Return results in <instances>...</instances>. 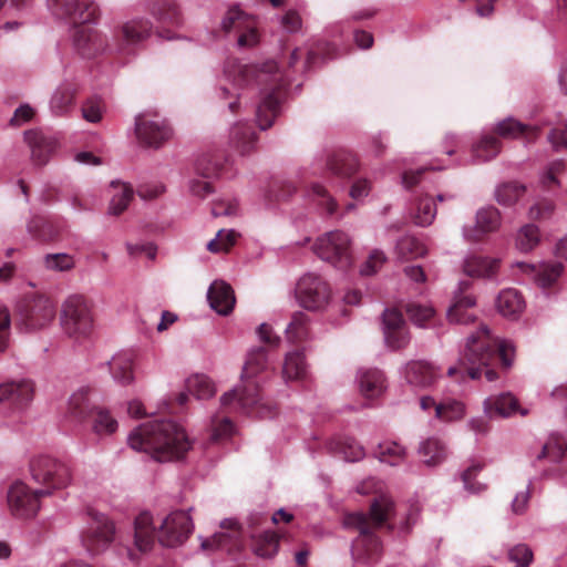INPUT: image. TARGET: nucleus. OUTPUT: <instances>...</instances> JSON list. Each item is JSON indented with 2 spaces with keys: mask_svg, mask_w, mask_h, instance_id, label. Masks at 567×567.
I'll list each match as a JSON object with an SVG mask.
<instances>
[{
  "mask_svg": "<svg viewBox=\"0 0 567 567\" xmlns=\"http://www.w3.org/2000/svg\"><path fill=\"white\" fill-rule=\"evenodd\" d=\"M127 442L133 450L146 453L158 462L181 458L192 446L185 430L169 420L138 425L130 433Z\"/></svg>",
  "mask_w": 567,
  "mask_h": 567,
  "instance_id": "obj_1",
  "label": "nucleus"
},
{
  "mask_svg": "<svg viewBox=\"0 0 567 567\" xmlns=\"http://www.w3.org/2000/svg\"><path fill=\"white\" fill-rule=\"evenodd\" d=\"M193 528L192 517L185 511L172 512L158 526H155L153 516L144 512L134 522V545L141 553L151 550L155 539L163 546L175 547L189 537Z\"/></svg>",
  "mask_w": 567,
  "mask_h": 567,
  "instance_id": "obj_2",
  "label": "nucleus"
},
{
  "mask_svg": "<svg viewBox=\"0 0 567 567\" xmlns=\"http://www.w3.org/2000/svg\"><path fill=\"white\" fill-rule=\"evenodd\" d=\"M392 513V501L388 496L381 495L371 503L370 517L363 513H353L344 517V525L359 532V536L353 542L351 549L355 561L367 565H374L379 561L382 555V544L372 533L370 520L377 527L382 526Z\"/></svg>",
  "mask_w": 567,
  "mask_h": 567,
  "instance_id": "obj_3",
  "label": "nucleus"
},
{
  "mask_svg": "<svg viewBox=\"0 0 567 567\" xmlns=\"http://www.w3.org/2000/svg\"><path fill=\"white\" fill-rule=\"evenodd\" d=\"M496 350L503 365L505 368L512 367L515 357L514 344L508 340L492 337L487 326H482L475 334L467 338L464 359L471 365L478 364L486 368L494 358Z\"/></svg>",
  "mask_w": 567,
  "mask_h": 567,
  "instance_id": "obj_4",
  "label": "nucleus"
},
{
  "mask_svg": "<svg viewBox=\"0 0 567 567\" xmlns=\"http://www.w3.org/2000/svg\"><path fill=\"white\" fill-rule=\"evenodd\" d=\"M60 326L63 332L75 341L91 337L94 329L93 309L82 295H70L64 299L60 310Z\"/></svg>",
  "mask_w": 567,
  "mask_h": 567,
  "instance_id": "obj_5",
  "label": "nucleus"
},
{
  "mask_svg": "<svg viewBox=\"0 0 567 567\" xmlns=\"http://www.w3.org/2000/svg\"><path fill=\"white\" fill-rule=\"evenodd\" d=\"M267 355L264 348H257L249 352L248 359L244 365L241 380L246 381V385L241 388H235L229 392H226L221 398L220 402L223 405L230 404L234 400L244 409H249L259 403L260 398L257 392V384L251 380L258 372L266 368Z\"/></svg>",
  "mask_w": 567,
  "mask_h": 567,
  "instance_id": "obj_6",
  "label": "nucleus"
},
{
  "mask_svg": "<svg viewBox=\"0 0 567 567\" xmlns=\"http://www.w3.org/2000/svg\"><path fill=\"white\" fill-rule=\"evenodd\" d=\"M32 480L41 485L40 491H49L50 496L71 484L72 472L68 464L48 455L35 457L30 465Z\"/></svg>",
  "mask_w": 567,
  "mask_h": 567,
  "instance_id": "obj_7",
  "label": "nucleus"
},
{
  "mask_svg": "<svg viewBox=\"0 0 567 567\" xmlns=\"http://www.w3.org/2000/svg\"><path fill=\"white\" fill-rule=\"evenodd\" d=\"M50 496L49 491L32 488L22 481L13 482L7 492V507L18 519H31L41 508V497Z\"/></svg>",
  "mask_w": 567,
  "mask_h": 567,
  "instance_id": "obj_8",
  "label": "nucleus"
},
{
  "mask_svg": "<svg viewBox=\"0 0 567 567\" xmlns=\"http://www.w3.org/2000/svg\"><path fill=\"white\" fill-rule=\"evenodd\" d=\"M313 249L322 260L337 268L346 269L352 264L351 240L343 231L324 234L317 239Z\"/></svg>",
  "mask_w": 567,
  "mask_h": 567,
  "instance_id": "obj_9",
  "label": "nucleus"
},
{
  "mask_svg": "<svg viewBox=\"0 0 567 567\" xmlns=\"http://www.w3.org/2000/svg\"><path fill=\"white\" fill-rule=\"evenodd\" d=\"M115 526L104 514L90 513L87 526L82 532V544L91 553L104 550L113 540Z\"/></svg>",
  "mask_w": 567,
  "mask_h": 567,
  "instance_id": "obj_10",
  "label": "nucleus"
},
{
  "mask_svg": "<svg viewBox=\"0 0 567 567\" xmlns=\"http://www.w3.org/2000/svg\"><path fill=\"white\" fill-rule=\"evenodd\" d=\"M296 297L301 307L308 310H320L329 302L330 289L317 275L306 274L297 284Z\"/></svg>",
  "mask_w": 567,
  "mask_h": 567,
  "instance_id": "obj_11",
  "label": "nucleus"
},
{
  "mask_svg": "<svg viewBox=\"0 0 567 567\" xmlns=\"http://www.w3.org/2000/svg\"><path fill=\"white\" fill-rule=\"evenodd\" d=\"M55 318V305L49 297L39 296L33 300L29 311L18 323L24 332L37 331L48 327Z\"/></svg>",
  "mask_w": 567,
  "mask_h": 567,
  "instance_id": "obj_12",
  "label": "nucleus"
},
{
  "mask_svg": "<svg viewBox=\"0 0 567 567\" xmlns=\"http://www.w3.org/2000/svg\"><path fill=\"white\" fill-rule=\"evenodd\" d=\"M499 225V212L495 207H484L477 210L473 225L463 227L462 235L468 243H478L488 234L496 231Z\"/></svg>",
  "mask_w": 567,
  "mask_h": 567,
  "instance_id": "obj_13",
  "label": "nucleus"
},
{
  "mask_svg": "<svg viewBox=\"0 0 567 567\" xmlns=\"http://www.w3.org/2000/svg\"><path fill=\"white\" fill-rule=\"evenodd\" d=\"M34 396V383L30 379L6 381L0 384V403L12 408L28 405Z\"/></svg>",
  "mask_w": 567,
  "mask_h": 567,
  "instance_id": "obj_14",
  "label": "nucleus"
},
{
  "mask_svg": "<svg viewBox=\"0 0 567 567\" xmlns=\"http://www.w3.org/2000/svg\"><path fill=\"white\" fill-rule=\"evenodd\" d=\"M468 288V281H460L454 291L452 305L446 312L451 322L467 324L475 319L474 313L470 310L476 306V299L473 295L466 293Z\"/></svg>",
  "mask_w": 567,
  "mask_h": 567,
  "instance_id": "obj_15",
  "label": "nucleus"
},
{
  "mask_svg": "<svg viewBox=\"0 0 567 567\" xmlns=\"http://www.w3.org/2000/svg\"><path fill=\"white\" fill-rule=\"evenodd\" d=\"M135 130L138 140L151 147H159L172 134L171 128L163 121L151 120L144 115L136 117Z\"/></svg>",
  "mask_w": 567,
  "mask_h": 567,
  "instance_id": "obj_16",
  "label": "nucleus"
},
{
  "mask_svg": "<svg viewBox=\"0 0 567 567\" xmlns=\"http://www.w3.org/2000/svg\"><path fill=\"white\" fill-rule=\"evenodd\" d=\"M48 4L58 13L74 17L81 22H92L99 16V8L92 1L48 0Z\"/></svg>",
  "mask_w": 567,
  "mask_h": 567,
  "instance_id": "obj_17",
  "label": "nucleus"
},
{
  "mask_svg": "<svg viewBox=\"0 0 567 567\" xmlns=\"http://www.w3.org/2000/svg\"><path fill=\"white\" fill-rule=\"evenodd\" d=\"M76 28L73 33V43L78 52L84 58H92L105 50V40L87 22Z\"/></svg>",
  "mask_w": 567,
  "mask_h": 567,
  "instance_id": "obj_18",
  "label": "nucleus"
},
{
  "mask_svg": "<svg viewBox=\"0 0 567 567\" xmlns=\"http://www.w3.org/2000/svg\"><path fill=\"white\" fill-rule=\"evenodd\" d=\"M517 266L524 274L532 276L536 285L544 289L554 286L564 271L561 262L543 261L537 265L518 262Z\"/></svg>",
  "mask_w": 567,
  "mask_h": 567,
  "instance_id": "obj_19",
  "label": "nucleus"
},
{
  "mask_svg": "<svg viewBox=\"0 0 567 567\" xmlns=\"http://www.w3.org/2000/svg\"><path fill=\"white\" fill-rule=\"evenodd\" d=\"M484 413L488 417H509L515 412H519L522 415L528 413L525 409H519L518 400L509 392L501 393L497 395H491L483 402Z\"/></svg>",
  "mask_w": 567,
  "mask_h": 567,
  "instance_id": "obj_20",
  "label": "nucleus"
},
{
  "mask_svg": "<svg viewBox=\"0 0 567 567\" xmlns=\"http://www.w3.org/2000/svg\"><path fill=\"white\" fill-rule=\"evenodd\" d=\"M152 25L150 21L144 19H133L121 25L120 35L122 44L118 52H126L127 47L136 45L150 38Z\"/></svg>",
  "mask_w": 567,
  "mask_h": 567,
  "instance_id": "obj_21",
  "label": "nucleus"
},
{
  "mask_svg": "<svg viewBox=\"0 0 567 567\" xmlns=\"http://www.w3.org/2000/svg\"><path fill=\"white\" fill-rule=\"evenodd\" d=\"M226 76L235 89L249 86L255 82H264L267 79L266 71H257L254 65L234 62L226 68Z\"/></svg>",
  "mask_w": 567,
  "mask_h": 567,
  "instance_id": "obj_22",
  "label": "nucleus"
},
{
  "mask_svg": "<svg viewBox=\"0 0 567 567\" xmlns=\"http://www.w3.org/2000/svg\"><path fill=\"white\" fill-rule=\"evenodd\" d=\"M440 375V368L427 361H412L406 365V379L409 383L415 386H431Z\"/></svg>",
  "mask_w": 567,
  "mask_h": 567,
  "instance_id": "obj_23",
  "label": "nucleus"
},
{
  "mask_svg": "<svg viewBox=\"0 0 567 567\" xmlns=\"http://www.w3.org/2000/svg\"><path fill=\"white\" fill-rule=\"evenodd\" d=\"M210 307L219 315L227 316L234 308L235 296L231 287L224 281H214L207 292Z\"/></svg>",
  "mask_w": 567,
  "mask_h": 567,
  "instance_id": "obj_24",
  "label": "nucleus"
},
{
  "mask_svg": "<svg viewBox=\"0 0 567 567\" xmlns=\"http://www.w3.org/2000/svg\"><path fill=\"white\" fill-rule=\"evenodd\" d=\"M499 260L492 257L471 255L463 264L464 272L474 278H492L498 270Z\"/></svg>",
  "mask_w": 567,
  "mask_h": 567,
  "instance_id": "obj_25",
  "label": "nucleus"
},
{
  "mask_svg": "<svg viewBox=\"0 0 567 567\" xmlns=\"http://www.w3.org/2000/svg\"><path fill=\"white\" fill-rule=\"evenodd\" d=\"M24 140L31 148L32 161L37 165H44L54 150L55 142L35 131L27 132L24 134Z\"/></svg>",
  "mask_w": 567,
  "mask_h": 567,
  "instance_id": "obj_26",
  "label": "nucleus"
},
{
  "mask_svg": "<svg viewBox=\"0 0 567 567\" xmlns=\"http://www.w3.org/2000/svg\"><path fill=\"white\" fill-rule=\"evenodd\" d=\"M358 383L360 392L371 399L381 395L386 388L384 374L378 369L360 370Z\"/></svg>",
  "mask_w": 567,
  "mask_h": 567,
  "instance_id": "obj_27",
  "label": "nucleus"
},
{
  "mask_svg": "<svg viewBox=\"0 0 567 567\" xmlns=\"http://www.w3.org/2000/svg\"><path fill=\"white\" fill-rule=\"evenodd\" d=\"M419 454L426 466L434 467L446 458L447 451L440 439L429 437L420 444Z\"/></svg>",
  "mask_w": 567,
  "mask_h": 567,
  "instance_id": "obj_28",
  "label": "nucleus"
},
{
  "mask_svg": "<svg viewBox=\"0 0 567 567\" xmlns=\"http://www.w3.org/2000/svg\"><path fill=\"white\" fill-rule=\"evenodd\" d=\"M496 307L502 316L515 318L523 312L525 301L517 290L505 289L499 292Z\"/></svg>",
  "mask_w": 567,
  "mask_h": 567,
  "instance_id": "obj_29",
  "label": "nucleus"
},
{
  "mask_svg": "<svg viewBox=\"0 0 567 567\" xmlns=\"http://www.w3.org/2000/svg\"><path fill=\"white\" fill-rule=\"evenodd\" d=\"M109 365L115 382L128 384L133 381V359L130 353H116L109 361Z\"/></svg>",
  "mask_w": 567,
  "mask_h": 567,
  "instance_id": "obj_30",
  "label": "nucleus"
},
{
  "mask_svg": "<svg viewBox=\"0 0 567 567\" xmlns=\"http://www.w3.org/2000/svg\"><path fill=\"white\" fill-rule=\"evenodd\" d=\"M74 101V89L68 83L59 85L51 99H50V111L55 116L65 115L72 107Z\"/></svg>",
  "mask_w": 567,
  "mask_h": 567,
  "instance_id": "obj_31",
  "label": "nucleus"
},
{
  "mask_svg": "<svg viewBox=\"0 0 567 567\" xmlns=\"http://www.w3.org/2000/svg\"><path fill=\"white\" fill-rule=\"evenodd\" d=\"M112 198L110 202L109 213L111 215H120L123 213L133 198V188L123 182H112Z\"/></svg>",
  "mask_w": 567,
  "mask_h": 567,
  "instance_id": "obj_32",
  "label": "nucleus"
},
{
  "mask_svg": "<svg viewBox=\"0 0 567 567\" xmlns=\"http://www.w3.org/2000/svg\"><path fill=\"white\" fill-rule=\"evenodd\" d=\"M328 168L334 175L348 177L358 171L359 163L352 154L339 152L329 158Z\"/></svg>",
  "mask_w": 567,
  "mask_h": 567,
  "instance_id": "obj_33",
  "label": "nucleus"
},
{
  "mask_svg": "<svg viewBox=\"0 0 567 567\" xmlns=\"http://www.w3.org/2000/svg\"><path fill=\"white\" fill-rule=\"evenodd\" d=\"M254 19L252 16L244 12L238 6L230 7L224 14L220 21V30L225 33L237 32L248 25V22Z\"/></svg>",
  "mask_w": 567,
  "mask_h": 567,
  "instance_id": "obj_34",
  "label": "nucleus"
},
{
  "mask_svg": "<svg viewBox=\"0 0 567 567\" xmlns=\"http://www.w3.org/2000/svg\"><path fill=\"white\" fill-rule=\"evenodd\" d=\"M278 546L279 537L275 532H264L252 537V550L259 557H272Z\"/></svg>",
  "mask_w": 567,
  "mask_h": 567,
  "instance_id": "obj_35",
  "label": "nucleus"
},
{
  "mask_svg": "<svg viewBox=\"0 0 567 567\" xmlns=\"http://www.w3.org/2000/svg\"><path fill=\"white\" fill-rule=\"evenodd\" d=\"M526 193V186L517 182H507L495 189V199L504 206H512Z\"/></svg>",
  "mask_w": 567,
  "mask_h": 567,
  "instance_id": "obj_36",
  "label": "nucleus"
},
{
  "mask_svg": "<svg viewBox=\"0 0 567 567\" xmlns=\"http://www.w3.org/2000/svg\"><path fill=\"white\" fill-rule=\"evenodd\" d=\"M409 319L419 328H429L435 318V310L431 305L410 302L405 307Z\"/></svg>",
  "mask_w": 567,
  "mask_h": 567,
  "instance_id": "obj_37",
  "label": "nucleus"
},
{
  "mask_svg": "<svg viewBox=\"0 0 567 567\" xmlns=\"http://www.w3.org/2000/svg\"><path fill=\"white\" fill-rule=\"evenodd\" d=\"M282 374L286 380H301L307 374L305 357L299 351L289 352L286 355Z\"/></svg>",
  "mask_w": 567,
  "mask_h": 567,
  "instance_id": "obj_38",
  "label": "nucleus"
},
{
  "mask_svg": "<svg viewBox=\"0 0 567 567\" xmlns=\"http://www.w3.org/2000/svg\"><path fill=\"white\" fill-rule=\"evenodd\" d=\"M187 391L198 400L212 398L216 390L212 380L204 374H195L186 381Z\"/></svg>",
  "mask_w": 567,
  "mask_h": 567,
  "instance_id": "obj_39",
  "label": "nucleus"
},
{
  "mask_svg": "<svg viewBox=\"0 0 567 567\" xmlns=\"http://www.w3.org/2000/svg\"><path fill=\"white\" fill-rule=\"evenodd\" d=\"M230 140L237 151L245 155L254 147L255 133L246 124H237L230 131Z\"/></svg>",
  "mask_w": 567,
  "mask_h": 567,
  "instance_id": "obj_40",
  "label": "nucleus"
},
{
  "mask_svg": "<svg viewBox=\"0 0 567 567\" xmlns=\"http://www.w3.org/2000/svg\"><path fill=\"white\" fill-rule=\"evenodd\" d=\"M436 216V207L433 198L425 196L421 197L416 202L415 210L412 214V218L417 226H429L433 223Z\"/></svg>",
  "mask_w": 567,
  "mask_h": 567,
  "instance_id": "obj_41",
  "label": "nucleus"
},
{
  "mask_svg": "<svg viewBox=\"0 0 567 567\" xmlns=\"http://www.w3.org/2000/svg\"><path fill=\"white\" fill-rule=\"evenodd\" d=\"M395 250L401 259H413L426 254L425 246L413 236H403L400 238L396 243Z\"/></svg>",
  "mask_w": 567,
  "mask_h": 567,
  "instance_id": "obj_42",
  "label": "nucleus"
},
{
  "mask_svg": "<svg viewBox=\"0 0 567 567\" xmlns=\"http://www.w3.org/2000/svg\"><path fill=\"white\" fill-rule=\"evenodd\" d=\"M405 447L396 442H383L379 445L378 457L380 462L398 465L405 458Z\"/></svg>",
  "mask_w": 567,
  "mask_h": 567,
  "instance_id": "obj_43",
  "label": "nucleus"
},
{
  "mask_svg": "<svg viewBox=\"0 0 567 567\" xmlns=\"http://www.w3.org/2000/svg\"><path fill=\"white\" fill-rule=\"evenodd\" d=\"M279 105L274 94H268L257 109V122L261 130L269 127L276 116Z\"/></svg>",
  "mask_w": 567,
  "mask_h": 567,
  "instance_id": "obj_44",
  "label": "nucleus"
},
{
  "mask_svg": "<svg viewBox=\"0 0 567 567\" xmlns=\"http://www.w3.org/2000/svg\"><path fill=\"white\" fill-rule=\"evenodd\" d=\"M43 265L50 271H70L75 267V258L66 252L47 254L43 257Z\"/></svg>",
  "mask_w": 567,
  "mask_h": 567,
  "instance_id": "obj_45",
  "label": "nucleus"
},
{
  "mask_svg": "<svg viewBox=\"0 0 567 567\" xmlns=\"http://www.w3.org/2000/svg\"><path fill=\"white\" fill-rule=\"evenodd\" d=\"M69 411L76 417L84 419L91 411L89 389L81 388L69 399Z\"/></svg>",
  "mask_w": 567,
  "mask_h": 567,
  "instance_id": "obj_46",
  "label": "nucleus"
},
{
  "mask_svg": "<svg viewBox=\"0 0 567 567\" xmlns=\"http://www.w3.org/2000/svg\"><path fill=\"white\" fill-rule=\"evenodd\" d=\"M464 414L463 403L456 400H450L435 405V416L445 422L460 420Z\"/></svg>",
  "mask_w": 567,
  "mask_h": 567,
  "instance_id": "obj_47",
  "label": "nucleus"
},
{
  "mask_svg": "<svg viewBox=\"0 0 567 567\" xmlns=\"http://www.w3.org/2000/svg\"><path fill=\"white\" fill-rule=\"evenodd\" d=\"M539 241V231L535 225H525L516 236V247L522 252L533 250Z\"/></svg>",
  "mask_w": 567,
  "mask_h": 567,
  "instance_id": "obj_48",
  "label": "nucleus"
},
{
  "mask_svg": "<svg viewBox=\"0 0 567 567\" xmlns=\"http://www.w3.org/2000/svg\"><path fill=\"white\" fill-rule=\"evenodd\" d=\"M483 465L481 463H474L467 467L461 475L464 488L472 494L484 492L487 488V484L484 482L476 481V477L481 473Z\"/></svg>",
  "mask_w": 567,
  "mask_h": 567,
  "instance_id": "obj_49",
  "label": "nucleus"
},
{
  "mask_svg": "<svg viewBox=\"0 0 567 567\" xmlns=\"http://www.w3.org/2000/svg\"><path fill=\"white\" fill-rule=\"evenodd\" d=\"M532 128L514 120L507 117L496 125V133L504 138H517L526 135Z\"/></svg>",
  "mask_w": 567,
  "mask_h": 567,
  "instance_id": "obj_50",
  "label": "nucleus"
},
{
  "mask_svg": "<svg viewBox=\"0 0 567 567\" xmlns=\"http://www.w3.org/2000/svg\"><path fill=\"white\" fill-rule=\"evenodd\" d=\"M117 429V421L104 409H99L93 421V431L99 435H110Z\"/></svg>",
  "mask_w": 567,
  "mask_h": 567,
  "instance_id": "obj_51",
  "label": "nucleus"
},
{
  "mask_svg": "<svg viewBox=\"0 0 567 567\" xmlns=\"http://www.w3.org/2000/svg\"><path fill=\"white\" fill-rule=\"evenodd\" d=\"M236 234L234 230L220 229L216 237L207 243V249L213 254L226 252L235 244Z\"/></svg>",
  "mask_w": 567,
  "mask_h": 567,
  "instance_id": "obj_52",
  "label": "nucleus"
},
{
  "mask_svg": "<svg viewBox=\"0 0 567 567\" xmlns=\"http://www.w3.org/2000/svg\"><path fill=\"white\" fill-rule=\"evenodd\" d=\"M498 151L499 144L497 138L494 136L482 137V140L474 147L475 156L482 161H489L494 158Z\"/></svg>",
  "mask_w": 567,
  "mask_h": 567,
  "instance_id": "obj_53",
  "label": "nucleus"
},
{
  "mask_svg": "<svg viewBox=\"0 0 567 567\" xmlns=\"http://www.w3.org/2000/svg\"><path fill=\"white\" fill-rule=\"evenodd\" d=\"M286 333L291 341L305 339L307 337V316L301 312L295 313L286 329Z\"/></svg>",
  "mask_w": 567,
  "mask_h": 567,
  "instance_id": "obj_54",
  "label": "nucleus"
},
{
  "mask_svg": "<svg viewBox=\"0 0 567 567\" xmlns=\"http://www.w3.org/2000/svg\"><path fill=\"white\" fill-rule=\"evenodd\" d=\"M460 365L458 367H450L447 370V375L451 378H456L457 381H463V370L467 372V375L475 380L481 378L482 375V367L478 364L471 365L466 359H464V352L462 353V357L460 359Z\"/></svg>",
  "mask_w": 567,
  "mask_h": 567,
  "instance_id": "obj_55",
  "label": "nucleus"
},
{
  "mask_svg": "<svg viewBox=\"0 0 567 567\" xmlns=\"http://www.w3.org/2000/svg\"><path fill=\"white\" fill-rule=\"evenodd\" d=\"M508 558L516 567H529L534 555L533 550L526 544H518L509 549Z\"/></svg>",
  "mask_w": 567,
  "mask_h": 567,
  "instance_id": "obj_56",
  "label": "nucleus"
},
{
  "mask_svg": "<svg viewBox=\"0 0 567 567\" xmlns=\"http://www.w3.org/2000/svg\"><path fill=\"white\" fill-rule=\"evenodd\" d=\"M384 341L386 346L392 350H400L405 348L411 340L410 333L405 329V327L390 330L389 332L383 333Z\"/></svg>",
  "mask_w": 567,
  "mask_h": 567,
  "instance_id": "obj_57",
  "label": "nucleus"
},
{
  "mask_svg": "<svg viewBox=\"0 0 567 567\" xmlns=\"http://www.w3.org/2000/svg\"><path fill=\"white\" fill-rule=\"evenodd\" d=\"M258 42L259 33L257 30V22L254 18L250 22H248V25H246L245 29L238 33L237 44L240 48H251L255 47Z\"/></svg>",
  "mask_w": 567,
  "mask_h": 567,
  "instance_id": "obj_58",
  "label": "nucleus"
},
{
  "mask_svg": "<svg viewBox=\"0 0 567 567\" xmlns=\"http://www.w3.org/2000/svg\"><path fill=\"white\" fill-rule=\"evenodd\" d=\"M11 318L7 307L0 306V352H4L10 342Z\"/></svg>",
  "mask_w": 567,
  "mask_h": 567,
  "instance_id": "obj_59",
  "label": "nucleus"
},
{
  "mask_svg": "<svg viewBox=\"0 0 567 567\" xmlns=\"http://www.w3.org/2000/svg\"><path fill=\"white\" fill-rule=\"evenodd\" d=\"M564 452V444L553 439L544 444L540 453L537 455V458H549L551 462H558L563 457Z\"/></svg>",
  "mask_w": 567,
  "mask_h": 567,
  "instance_id": "obj_60",
  "label": "nucleus"
},
{
  "mask_svg": "<svg viewBox=\"0 0 567 567\" xmlns=\"http://www.w3.org/2000/svg\"><path fill=\"white\" fill-rule=\"evenodd\" d=\"M386 257L381 250H373L367 261L362 265L360 272L364 276L375 274L385 262Z\"/></svg>",
  "mask_w": 567,
  "mask_h": 567,
  "instance_id": "obj_61",
  "label": "nucleus"
},
{
  "mask_svg": "<svg viewBox=\"0 0 567 567\" xmlns=\"http://www.w3.org/2000/svg\"><path fill=\"white\" fill-rule=\"evenodd\" d=\"M555 210V204L549 199H542L529 208V217L532 219L542 220L549 218Z\"/></svg>",
  "mask_w": 567,
  "mask_h": 567,
  "instance_id": "obj_62",
  "label": "nucleus"
},
{
  "mask_svg": "<svg viewBox=\"0 0 567 567\" xmlns=\"http://www.w3.org/2000/svg\"><path fill=\"white\" fill-rule=\"evenodd\" d=\"M234 425L228 419L214 420L210 434L212 442H219L231 435Z\"/></svg>",
  "mask_w": 567,
  "mask_h": 567,
  "instance_id": "obj_63",
  "label": "nucleus"
},
{
  "mask_svg": "<svg viewBox=\"0 0 567 567\" xmlns=\"http://www.w3.org/2000/svg\"><path fill=\"white\" fill-rule=\"evenodd\" d=\"M405 327L402 313L396 309H385L383 312V333Z\"/></svg>",
  "mask_w": 567,
  "mask_h": 567,
  "instance_id": "obj_64",
  "label": "nucleus"
}]
</instances>
